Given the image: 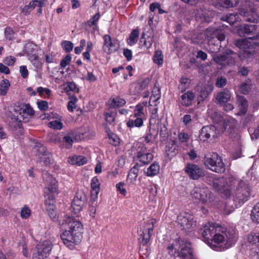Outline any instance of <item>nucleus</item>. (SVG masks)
Returning <instances> with one entry per match:
<instances>
[{
	"label": "nucleus",
	"instance_id": "37998d69",
	"mask_svg": "<svg viewBox=\"0 0 259 259\" xmlns=\"http://www.w3.org/2000/svg\"><path fill=\"white\" fill-rule=\"evenodd\" d=\"M5 37L7 40H12L16 38V33L14 30L10 27H7L5 29Z\"/></svg>",
	"mask_w": 259,
	"mask_h": 259
},
{
	"label": "nucleus",
	"instance_id": "a211bd4d",
	"mask_svg": "<svg viewBox=\"0 0 259 259\" xmlns=\"http://www.w3.org/2000/svg\"><path fill=\"white\" fill-rule=\"evenodd\" d=\"M212 186L218 191H227V193L230 194V187H229V185H228V182L224 177L214 179L212 182Z\"/></svg>",
	"mask_w": 259,
	"mask_h": 259
},
{
	"label": "nucleus",
	"instance_id": "603ef678",
	"mask_svg": "<svg viewBox=\"0 0 259 259\" xmlns=\"http://www.w3.org/2000/svg\"><path fill=\"white\" fill-rule=\"evenodd\" d=\"M49 126L55 130H61L63 127V123L60 121L55 120L50 122Z\"/></svg>",
	"mask_w": 259,
	"mask_h": 259
},
{
	"label": "nucleus",
	"instance_id": "5701e85b",
	"mask_svg": "<svg viewBox=\"0 0 259 259\" xmlns=\"http://www.w3.org/2000/svg\"><path fill=\"white\" fill-rule=\"evenodd\" d=\"M239 2V0H217L214 2V6L218 8H230L235 7Z\"/></svg>",
	"mask_w": 259,
	"mask_h": 259
},
{
	"label": "nucleus",
	"instance_id": "423d86ee",
	"mask_svg": "<svg viewBox=\"0 0 259 259\" xmlns=\"http://www.w3.org/2000/svg\"><path fill=\"white\" fill-rule=\"evenodd\" d=\"M226 129L224 121L215 125H210L203 126L200 132L199 138L201 141H206L210 137L216 138L218 135L223 133Z\"/></svg>",
	"mask_w": 259,
	"mask_h": 259
},
{
	"label": "nucleus",
	"instance_id": "8fccbe9b",
	"mask_svg": "<svg viewBox=\"0 0 259 259\" xmlns=\"http://www.w3.org/2000/svg\"><path fill=\"white\" fill-rule=\"evenodd\" d=\"M251 90V85L249 83L243 82L239 86V91L243 94H247Z\"/></svg>",
	"mask_w": 259,
	"mask_h": 259
},
{
	"label": "nucleus",
	"instance_id": "bb28decb",
	"mask_svg": "<svg viewBox=\"0 0 259 259\" xmlns=\"http://www.w3.org/2000/svg\"><path fill=\"white\" fill-rule=\"evenodd\" d=\"M144 118L131 116V118L126 122V125L130 128L141 127L143 125Z\"/></svg>",
	"mask_w": 259,
	"mask_h": 259
},
{
	"label": "nucleus",
	"instance_id": "2eb2a0df",
	"mask_svg": "<svg viewBox=\"0 0 259 259\" xmlns=\"http://www.w3.org/2000/svg\"><path fill=\"white\" fill-rule=\"evenodd\" d=\"M185 172L190 179L197 180L204 176V171L199 165L188 163L185 168Z\"/></svg>",
	"mask_w": 259,
	"mask_h": 259
},
{
	"label": "nucleus",
	"instance_id": "f257e3e1",
	"mask_svg": "<svg viewBox=\"0 0 259 259\" xmlns=\"http://www.w3.org/2000/svg\"><path fill=\"white\" fill-rule=\"evenodd\" d=\"M64 222L68 226V230L64 231L60 235L63 243L71 247L73 244L80 243L82 238L83 227L82 224L73 218L66 216Z\"/></svg>",
	"mask_w": 259,
	"mask_h": 259
},
{
	"label": "nucleus",
	"instance_id": "4468645a",
	"mask_svg": "<svg viewBox=\"0 0 259 259\" xmlns=\"http://www.w3.org/2000/svg\"><path fill=\"white\" fill-rule=\"evenodd\" d=\"M85 200V195L82 191L77 192L72 202L71 211L74 214L79 212L84 206Z\"/></svg>",
	"mask_w": 259,
	"mask_h": 259
},
{
	"label": "nucleus",
	"instance_id": "052dcab7",
	"mask_svg": "<svg viewBox=\"0 0 259 259\" xmlns=\"http://www.w3.org/2000/svg\"><path fill=\"white\" fill-rule=\"evenodd\" d=\"M227 84V79L222 76L217 78L215 82V86L218 88H223Z\"/></svg>",
	"mask_w": 259,
	"mask_h": 259
},
{
	"label": "nucleus",
	"instance_id": "a19ab883",
	"mask_svg": "<svg viewBox=\"0 0 259 259\" xmlns=\"http://www.w3.org/2000/svg\"><path fill=\"white\" fill-rule=\"evenodd\" d=\"M139 167V164H136L130 169L127 175V179L134 181L136 180L138 175Z\"/></svg>",
	"mask_w": 259,
	"mask_h": 259
},
{
	"label": "nucleus",
	"instance_id": "a878e982",
	"mask_svg": "<svg viewBox=\"0 0 259 259\" xmlns=\"http://www.w3.org/2000/svg\"><path fill=\"white\" fill-rule=\"evenodd\" d=\"M34 110L29 104H22V115L24 118L22 121L26 122L28 117H32L34 114Z\"/></svg>",
	"mask_w": 259,
	"mask_h": 259
},
{
	"label": "nucleus",
	"instance_id": "6e6d98bb",
	"mask_svg": "<svg viewBox=\"0 0 259 259\" xmlns=\"http://www.w3.org/2000/svg\"><path fill=\"white\" fill-rule=\"evenodd\" d=\"M100 17L99 13H97L93 16L88 22L87 24L89 26L92 25L97 26V22Z\"/></svg>",
	"mask_w": 259,
	"mask_h": 259
},
{
	"label": "nucleus",
	"instance_id": "864d4df0",
	"mask_svg": "<svg viewBox=\"0 0 259 259\" xmlns=\"http://www.w3.org/2000/svg\"><path fill=\"white\" fill-rule=\"evenodd\" d=\"M35 46L33 44H27L25 47V52L27 55H30L32 54H36Z\"/></svg>",
	"mask_w": 259,
	"mask_h": 259
},
{
	"label": "nucleus",
	"instance_id": "774afa93",
	"mask_svg": "<svg viewBox=\"0 0 259 259\" xmlns=\"http://www.w3.org/2000/svg\"><path fill=\"white\" fill-rule=\"evenodd\" d=\"M109 143L114 146H116L119 144V139L117 137L112 134L109 135Z\"/></svg>",
	"mask_w": 259,
	"mask_h": 259
},
{
	"label": "nucleus",
	"instance_id": "9d476101",
	"mask_svg": "<svg viewBox=\"0 0 259 259\" xmlns=\"http://www.w3.org/2000/svg\"><path fill=\"white\" fill-rule=\"evenodd\" d=\"M177 222L182 230L189 231L196 226L193 215L184 212L180 213L177 217Z\"/></svg>",
	"mask_w": 259,
	"mask_h": 259
},
{
	"label": "nucleus",
	"instance_id": "0e129e2a",
	"mask_svg": "<svg viewBox=\"0 0 259 259\" xmlns=\"http://www.w3.org/2000/svg\"><path fill=\"white\" fill-rule=\"evenodd\" d=\"M63 141L68 145V146H67L68 148H70L72 146L73 141L71 134H69L64 136Z\"/></svg>",
	"mask_w": 259,
	"mask_h": 259
},
{
	"label": "nucleus",
	"instance_id": "bf43d9fd",
	"mask_svg": "<svg viewBox=\"0 0 259 259\" xmlns=\"http://www.w3.org/2000/svg\"><path fill=\"white\" fill-rule=\"evenodd\" d=\"M77 99L76 97H72L68 103L67 108L69 111L72 112L76 108L75 103Z\"/></svg>",
	"mask_w": 259,
	"mask_h": 259
},
{
	"label": "nucleus",
	"instance_id": "338daca9",
	"mask_svg": "<svg viewBox=\"0 0 259 259\" xmlns=\"http://www.w3.org/2000/svg\"><path fill=\"white\" fill-rule=\"evenodd\" d=\"M115 114L112 113H107L105 114V119L106 121L109 124H112L115 120Z\"/></svg>",
	"mask_w": 259,
	"mask_h": 259
},
{
	"label": "nucleus",
	"instance_id": "b1692460",
	"mask_svg": "<svg viewBox=\"0 0 259 259\" xmlns=\"http://www.w3.org/2000/svg\"><path fill=\"white\" fill-rule=\"evenodd\" d=\"M100 184L98 179L95 177L92 180L91 182V199L95 201L98 197V195L100 191Z\"/></svg>",
	"mask_w": 259,
	"mask_h": 259
},
{
	"label": "nucleus",
	"instance_id": "79ce46f5",
	"mask_svg": "<svg viewBox=\"0 0 259 259\" xmlns=\"http://www.w3.org/2000/svg\"><path fill=\"white\" fill-rule=\"evenodd\" d=\"M152 38L148 37L147 38H145V33L143 32L142 34L141 39H140V43L142 47H144L146 49L150 48L152 44Z\"/></svg>",
	"mask_w": 259,
	"mask_h": 259
},
{
	"label": "nucleus",
	"instance_id": "ea45409f",
	"mask_svg": "<svg viewBox=\"0 0 259 259\" xmlns=\"http://www.w3.org/2000/svg\"><path fill=\"white\" fill-rule=\"evenodd\" d=\"M10 86L9 81L8 79H3L0 83V95H6Z\"/></svg>",
	"mask_w": 259,
	"mask_h": 259
},
{
	"label": "nucleus",
	"instance_id": "58836bf2",
	"mask_svg": "<svg viewBox=\"0 0 259 259\" xmlns=\"http://www.w3.org/2000/svg\"><path fill=\"white\" fill-rule=\"evenodd\" d=\"M239 17L237 14H230L221 18L222 20L227 21L230 24L233 25L238 21Z\"/></svg>",
	"mask_w": 259,
	"mask_h": 259
},
{
	"label": "nucleus",
	"instance_id": "c03bdc74",
	"mask_svg": "<svg viewBox=\"0 0 259 259\" xmlns=\"http://www.w3.org/2000/svg\"><path fill=\"white\" fill-rule=\"evenodd\" d=\"M125 103L126 102L123 99L117 97L111 100L110 106L112 108L119 107L123 106Z\"/></svg>",
	"mask_w": 259,
	"mask_h": 259
},
{
	"label": "nucleus",
	"instance_id": "f704fd0d",
	"mask_svg": "<svg viewBox=\"0 0 259 259\" xmlns=\"http://www.w3.org/2000/svg\"><path fill=\"white\" fill-rule=\"evenodd\" d=\"M165 151L167 156L170 157H173L178 153L177 146L174 143H169L166 146Z\"/></svg>",
	"mask_w": 259,
	"mask_h": 259
},
{
	"label": "nucleus",
	"instance_id": "4be33fe9",
	"mask_svg": "<svg viewBox=\"0 0 259 259\" xmlns=\"http://www.w3.org/2000/svg\"><path fill=\"white\" fill-rule=\"evenodd\" d=\"M231 95L229 91L225 89L222 92L218 93L215 99L219 104L223 105L229 101L231 99Z\"/></svg>",
	"mask_w": 259,
	"mask_h": 259
},
{
	"label": "nucleus",
	"instance_id": "6e6552de",
	"mask_svg": "<svg viewBox=\"0 0 259 259\" xmlns=\"http://www.w3.org/2000/svg\"><path fill=\"white\" fill-rule=\"evenodd\" d=\"M213 60L221 66H233L237 61V54L232 50H227L224 54H214Z\"/></svg>",
	"mask_w": 259,
	"mask_h": 259
},
{
	"label": "nucleus",
	"instance_id": "09e8293b",
	"mask_svg": "<svg viewBox=\"0 0 259 259\" xmlns=\"http://www.w3.org/2000/svg\"><path fill=\"white\" fill-rule=\"evenodd\" d=\"M253 53L248 50H244L237 54V59L239 58L241 60H244L246 59H249L252 57Z\"/></svg>",
	"mask_w": 259,
	"mask_h": 259
},
{
	"label": "nucleus",
	"instance_id": "e433bc0d",
	"mask_svg": "<svg viewBox=\"0 0 259 259\" xmlns=\"http://www.w3.org/2000/svg\"><path fill=\"white\" fill-rule=\"evenodd\" d=\"M143 103H140L137 105L134 110L133 114L131 115L133 117H137L145 119V114L143 112Z\"/></svg>",
	"mask_w": 259,
	"mask_h": 259
},
{
	"label": "nucleus",
	"instance_id": "5fc2aeb1",
	"mask_svg": "<svg viewBox=\"0 0 259 259\" xmlns=\"http://www.w3.org/2000/svg\"><path fill=\"white\" fill-rule=\"evenodd\" d=\"M47 211L50 218L53 221H55L57 220L58 215L57 213L56 207L55 208H48L47 209Z\"/></svg>",
	"mask_w": 259,
	"mask_h": 259
},
{
	"label": "nucleus",
	"instance_id": "473e14b6",
	"mask_svg": "<svg viewBox=\"0 0 259 259\" xmlns=\"http://www.w3.org/2000/svg\"><path fill=\"white\" fill-rule=\"evenodd\" d=\"M237 101L242 113L245 114L247 111V101L242 96H237Z\"/></svg>",
	"mask_w": 259,
	"mask_h": 259
},
{
	"label": "nucleus",
	"instance_id": "e2e57ef3",
	"mask_svg": "<svg viewBox=\"0 0 259 259\" xmlns=\"http://www.w3.org/2000/svg\"><path fill=\"white\" fill-rule=\"evenodd\" d=\"M71 60V57L70 55H67L61 60L60 65L62 68H65L68 64H69Z\"/></svg>",
	"mask_w": 259,
	"mask_h": 259
},
{
	"label": "nucleus",
	"instance_id": "6ab92c4d",
	"mask_svg": "<svg viewBox=\"0 0 259 259\" xmlns=\"http://www.w3.org/2000/svg\"><path fill=\"white\" fill-rule=\"evenodd\" d=\"M240 15L244 17V20L246 21L258 23L259 22V16L254 10L248 11L242 9L240 11Z\"/></svg>",
	"mask_w": 259,
	"mask_h": 259
},
{
	"label": "nucleus",
	"instance_id": "412c9836",
	"mask_svg": "<svg viewBox=\"0 0 259 259\" xmlns=\"http://www.w3.org/2000/svg\"><path fill=\"white\" fill-rule=\"evenodd\" d=\"M104 38V51L107 54H111L115 52L117 49L114 48V44L112 41L111 36L108 34H106L103 37Z\"/></svg>",
	"mask_w": 259,
	"mask_h": 259
},
{
	"label": "nucleus",
	"instance_id": "f8f14e48",
	"mask_svg": "<svg viewBox=\"0 0 259 259\" xmlns=\"http://www.w3.org/2000/svg\"><path fill=\"white\" fill-rule=\"evenodd\" d=\"M193 197L201 201L202 203L212 201L211 192L207 187L195 188L192 192Z\"/></svg>",
	"mask_w": 259,
	"mask_h": 259
},
{
	"label": "nucleus",
	"instance_id": "2f4dec72",
	"mask_svg": "<svg viewBox=\"0 0 259 259\" xmlns=\"http://www.w3.org/2000/svg\"><path fill=\"white\" fill-rule=\"evenodd\" d=\"M68 161L71 164L80 166L87 163V159L82 156H73L69 157Z\"/></svg>",
	"mask_w": 259,
	"mask_h": 259
},
{
	"label": "nucleus",
	"instance_id": "680f3d73",
	"mask_svg": "<svg viewBox=\"0 0 259 259\" xmlns=\"http://www.w3.org/2000/svg\"><path fill=\"white\" fill-rule=\"evenodd\" d=\"M31 213L30 209L27 206L22 208L21 211V217L22 219H27Z\"/></svg>",
	"mask_w": 259,
	"mask_h": 259
},
{
	"label": "nucleus",
	"instance_id": "4d7b16f0",
	"mask_svg": "<svg viewBox=\"0 0 259 259\" xmlns=\"http://www.w3.org/2000/svg\"><path fill=\"white\" fill-rule=\"evenodd\" d=\"M258 237L259 235H257V232L251 233L248 236V240L249 243L252 244H257V237Z\"/></svg>",
	"mask_w": 259,
	"mask_h": 259
},
{
	"label": "nucleus",
	"instance_id": "cd10ccee",
	"mask_svg": "<svg viewBox=\"0 0 259 259\" xmlns=\"http://www.w3.org/2000/svg\"><path fill=\"white\" fill-rule=\"evenodd\" d=\"M256 26L255 25L245 24L238 29V34L241 36L248 35L256 30Z\"/></svg>",
	"mask_w": 259,
	"mask_h": 259
},
{
	"label": "nucleus",
	"instance_id": "f03ea898",
	"mask_svg": "<svg viewBox=\"0 0 259 259\" xmlns=\"http://www.w3.org/2000/svg\"><path fill=\"white\" fill-rule=\"evenodd\" d=\"M236 240V234L234 230L221 227L208 244L214 250L222 251L231 247Z\"/></svg>",
	"mask_w": 259,
	"mask_h": 259
},
{
	"label": "nucleus",
	"instance_id": "7ed1b4c3",
	"mask_svg": "<svg viewBox=\"0 0 259 259\" xmlns=\"http://www.w3.org/2000/svg\"><path fill=\"white\" fill-rule=\"evenodd\" d=\"M170 255L182 259H193V254L191 244L182 238H179L167 246Z\"/></svg>",
	"mask_w": 259,
	"mask_h": 259
},
{
	"label": "nucleus",
	"instance_id": "393cba45",
	"mask_svg": "<svg viewBox=\"0 0 259 259\" xmlns=\"http://www.w3.org/2000/svg\"><path fill=\"white\" fill-rule=\"evenodd\" d=\"M195 94L192 91H188L181 96L182 105L189 107L192 105V101L195 98Z\"/></svg>",
	"mask_w": 259,
	"mask_h": 259
},
{
	"label": "nucleus",
	"instance_id": "72a5a7b5",
	"mask_svg": "<svg viewBox=\"0 0 259 259\" xmlns=\"http://www.w3.org/2000/svg\"><path fill=\"white\" fill-rule=\"evenodd\" d=\"M139 36V30L138 29H134L130 34L127 40V43L130 46L136 44Z\"/></svg>",
	"mask_w": 259,
	"mask_h": 259
},
{
	"label": "nucleus",
	"instance_id": "c9c22d12",
	"mask_svg": "<svg viewBox=\"0 0 259 259\" xmlns=\"http://www.w3.org/2000/svg\"><path fill=\"white\" fill-rule=\"evenodd\" d=\"M212 90V89H208L205 87L201 88L199 92V95L198 97V100L199 102L205 100L211 93Z\"/></svg>",
	"mask_w": 259,
	"mask_h": 259
},
{
	"label": "nucleus",
	"instance_id": "de8ad7c7",
	"mask_svg": "<svg viewBox=\"0 0 259 259\" xmlns=\"http://www.w3.org/2000/svg\"><path fill=\"white\" fill-rule=\"evenodd\" d=\"M163 54L161 51H156L153 57V61L156 64L160 65L163 63Z\"/></svg>",
	"mask_w": 259,
	"mask_h": 259
},
{
	"label": "nucleus",
	"instance_id": "f3484780",
	"mask_svg": "<svg viewBox=\"0 0 259 259\" xmlns=\"http://www.w3.org/2000/svg\"><path fill=\"white\" fill-rule=\"evenodd\" d=\"M234 44L236 47L244 49L255 46L259 47V35L253 38L248 37L237 39L235 41Z\"/></svg>",
	"mask_w": 259,
	"mask_h": 259
},
{
	"label": "nucleus",
	"instance_id": "9b49d317",
	"mask_svg": "<svg viewBox=\"0 0 259 259\" xmlns=\"http://www.w3.org/2000/svg\"><path fill=\"white\" fill-rule=\"evenodd\" d=\"M221 227L219 224L208 223L201 229L200 233L207 244L209 243Z\"/></svg>",
	"mask_w": 259,
	"mask_h": 259
},
{
	"label": "nucleus",
	"instance_id": "3c124183",
	"mask_svg": "<svg viewBox=\"0 0 259 259\" xmlns=\"http://www.w3.org/2000/svg\"><path fill=\"white\" fill-rule=\"evenodd\" d=\"M61 46L66 53H68L72 50L73 44L70 41L64 40L61 42Z\"/></svg>",
	"mask_w": 259,
	"mask_h": 259
},
{
	"label": "nucleus",
	"instance_id": "39448f33",
	"mask_svg": "<svg viewBox=\"0 0 259 259\" xmlns=\"http://www.w3.org/2000/svg\"><path fill=\"white\" fill-rule=\"evenodd\" d=\"M42 177L48 185L45 190V194L48 196L47 199L45 200L46 209L48 208H55L56 205L54 194L58 193L57 182L47 171L43 174Z\"/></svg>",
	"mask_w": 259,
	"mask_h": 259
},
{
	"label": "nucleus",
	"instance_id": "13d9d810",
	"mask_svg": "<svg viewBox=\"0 0 259 259\" xmlns=\"http://www.w3.org/2000/svg\"><path fill=\"white\" fill-rule=\"evenodd\" d=\"M41 162H43L44 164L46 165H49L52 163V155L48 152L45 156H42V158L39 159Z\"/></svg>",
	"mask_w": 259,
	"mask_h": 259
},
{
	"label": "nucleus",
	"instance_id": "aec40b11",
	"mask_svg": "<svg viewBox=\"0 0 259 259\" xmlns=\"http://www.w3.org/2000/svg\"><path fill=\"white\" fill-rule=\"evenodd\" d=\"M22 114V105H15L10 108L8 113V116L12 119L21 122L24 120Z\"/></svg>",
	"mask_w": 259,
	"mask_h": 259
},
{
	"label": "nucleus",
	"instance_id": "69168bd1",
	"mask_svg": "<svg viewBox=\"0 0 259 259\" xmlns=\"http://www.w3.org/2000/svg\"><path fill=\"white\" fill-rule=\"evenodd\" d=\"M29 56V59L31 61V62L33 64V65L37 67L38 65V56L36 54H32L30 55H27Z\"/></svg>",
	"mask_w": 259,
	"mask_h": 259
},
{
	"label": "nucleus",
	"instance_id": "c85d7f7f",
	"mask_svg": "<svg viewBox=\"0 0 259 259\" xmlns=\"http://www.w3.org/2000/svg\"><path fill=\"white\" fill-rule=\"evenodd\" d=\"M206 34L208 36L210 33L212 38H217L218 41L221 42L225 39V35L223 33H217L214 32V29L212 28H208L206 29L205 31Z\"/></svg>",
	"mask_w": 259,
	"mask_h": 259
},
{
	"label": "nucleus",
	"instance_id": "1a4fd4ad",
	"mask_svg": "<svg viewBox=\"0 0 259 259\" xmlns=\"http://www.w3.org/2000/svg\"><path fill=\"white\" fill-rule=\"evenodd\" d=\"M52 249V243L45 240L35 247L32 255V259H46L50 255Z\"/></svg>",
	"mask_w": 259,
	"mask_h": 259
},
{
	"label": "nucleus",
	"instance_id": "dca6fc26",
	"mask_svg": "<svg viewBox=\"0 0 259 259\" xmlns=\"http://www.w3.org/2000/svg\"><path fill=\"white\" fill-rule=\"evenodd\" d=\"M153 155L145 146L142 145L138 147L137 157L144 164L149 163L153 160Z\"/></svg>",
	"mask_w": 259,
	"mask_h": 259
},
{
	"label": "nucleus",
	"instance_id": "49530a36",
	"mask_svg": "<svg viewBox=\"0 0 259 259\" xmlns=\"http://www.w3.org/2000/svg\"><path fill=\"white\" fill-rule=\"evenodd\" d=\"M251 217L253 222L259 223V202L253 207Z\"/></svg>",
	"mask_w": 259,
	"mask_h": 259
},
{
	"label": "nucleus",
	"instance_id": "0eeeda50",
	"mask_svg": "<svg viewBox=\"0 0 259 259\" xmlns=\"http://www.w3.org/2000/svg\"><path fill=\"white\" fill-rule=\"evenodd\" d=\"M204 165L209 169L218 173L225 171V166L221 156L217 153H208L203 158Z\"/></svg>",
	"mask_w": 259,
	"mask_h": 259
},
{
	"label": "nucleus",
	"instance_id": "c756f323",
	"mask_svg": "<svg viewBox=\"0 0 259 259\" xmlns=\"http://www.w3.org/2000/svg\"><path fill=\"white\" fill-rule=\"evenodd\" d=\"M160 170V166L158 163H153L145 171L146 175L148 177H153L157 175Z\"/></svg>",
	"mask_w": 259,
	"mask_h": 259
},
{
	"label": "nucleus",
	"instance_id": "a18cd8bd",
	"mask_svg": "<svg viewBox=\"0 0 259 259\" xmlns=\"http://www.w3.org/2000/svg\"><path fill=\"white\" fill-rule=\"evenodd\" d=\"M150 79L148 78L139 80L137 82L136 88L138 91H142L148 87Z\"/></svg>",
	"mask_w": 259,
	"mask_h": 259
},
{
	"label": "nucleus",
	"instance_id": "20e7f679",
	"mask_svg": "<svg viewBox=\"0 0 259 259\" xmlns=\"http://www.w3.org/2000/svg\"><path fill=\"white\" fill-rule=\"evenodd\" d=\"M229 183L231 191H234L236 198L239 202L244 203L248 199L250 196L251 189L247 181L230 179Z\"/></svg>",
	"mask_w": 259,
	"mask_h": 259
},
{
	"label": "nucleus",
	"instance_id": "4c0bfd02",
	"mask_svg": "<svg viewBox=\"0 0 259 259\" xmlns=\"http://www.w3.org/2000/svg\"><path fill=\"white\" fill-rule=\"evenodd\" d=\"M161 97L160 88L159 85L156 82L152 91V95L150 97V100L156 102Z\"/></svg>",
	"mask_w": 259,
	"mask_h": 259
},
{
	"label": "nucleus",
	"instance_id": "7c9ffc66",
	"mask_svg": "<svg viewBox=\"0 0 259 259\" xmlns=\"http://www.w3.org/2000/svg\"><path fill=\"white\" fill-rule=\"evenodd\" d=\"M34 149L35 150V154L38 156L39 159H40L42 156L48 153L46 147L39 143H36Z\"/></svg>",
	"mask_w": 259,
	"mask_h": 259
},
{
	"label": "nucleus",
	"instance_id": "ddd939ff",
	"mask_svg": "<svg viewBox=\"0 0 259 259\" xmlns=\"http://www.w3.org/2000/svg\"><path fill=\"white\" fill-rule=\"evenodd\" d=\"M156 221L155 219H151L145 223L142 233L141 234V243L143 245H147L149 242L151 236L153 232L154 225Z\"/></svg>",
	"mask_w": 259,
	"mask_h": 259
}]
</instances>
